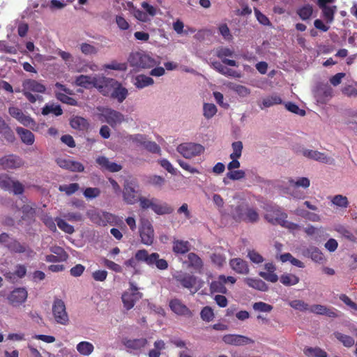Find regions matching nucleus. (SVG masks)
I'll list each match as a JSON object with an SVG mask.
<instances>
[{
	"mask_svg": "<svg viewBox=\"0 0 357 357\" xmlns=\"http://www.w3.org/2000/svg\"><path fill=\"white\" fill-rule=\"evenodd\" d=\"M123 200L128 204H134L139 199L138 185L134 181H126L123 190Z\"/></svg>",
	"mask_w": 357,
	"mask_h": 357,
	"instance_id": "obj_10",
	"label": "nucleus"
},
{
	"mask_svg": "<svg viewBox=\"0 0 357 357\" xmlns=\"http://www.w3.org/2000/svg\"><path fill=\"white\" fill-rule=\"evenodd\" d=\"M190 250L188 241H176L174 242L173 251L178 254H185Z\"/></svg>",
	"mask_w": 357,
	"mask_h": 357,
	"instance_id": "obj_42",
	"label": "nucleus"
},
{
	"mask_svg": "<svg viewBox=\"0 0 357 357\" xmlns=\"http://www.w3.org/2000/svg\"><path fill=\"white\" fill-rule=\"evenodd\" d=\"M229 266L236 273L247 275L250 268L248 262L241 258L237 257L229 260Z\"/></svg>",
	"mask_w": 357,
	"mask_h": 357,
	"instance_id": "obj_23",
	"label": "nucleus"
},
{
	"mask_svg": "<svg viewBox=\"0 0 357 357\" xmlns=\"http://www.w3.org/2000/svg\"><path fill=\"white\" fill-rule=\"evenodd\" d=\"M55 162L59 167L70 172H82L84 170V167L81 162L70 158L59 157L55 159Z\"/></svg>",
	"mask_w": 357,
	"mask_h": 357,
	"instance_id": "obj_16",
	"label": "nucleus"
},
{
	"mask_svg": "<svg viewBox=\"0 0 357 357\" xmlns=\"http://www.w3.org/2000/svg\"><path fill=\"white\" fill-rule=\"evenodd\" d=\"M22 219L33 220L36 215V210L29 205H24L22 207Z\"/></svg>",
	"mask_w": 357,
	"mask_h": 357,
	"instance_id": "obj_59",
	"label": "nucleus"
},
{
	"mask_svg": "<svg viewBox=\"0 0 357 357\" xmlns=\"http://www.w3.org/2000/svg\"><path fill=\"white\" fill-rule=\"evenodd\" d=\"M174 279L178 282L183 288L188 289H192V288H195V291L192 292L195 294L197 291L201 287L202 285L197 283H199L197 278L193 275H191L185 272H177L173 275Z\"/></svg>",
	"mask_w": 357,
	"mask_h": 357,
	"instance_id": "obj_6",
	"label": "nucleus"
},
{
	"mask_svg": "<svg viewBox=\"0 0 357 357\" xmlns=\"http://www.w3.org/2000/svg\"><path fill=\"white\" fill-rule=\"evenodd\" d=\"M151 209L158 215L170 214L174 211L167 204H160L156 199Z\"/></svg>",
	"mask_w": 357,
	"mask_h": 357,
	"instance_id": "obj_34",
	"label": "nucleus"
},
{
	"mask_svg": "<svg viewBox=\"0 0 357 357\" xmlns=\"http://www.w3.org/2000/svg\"><path fill=\"white\" fill-rule=\"evenodd\" d=\"M52 314L57 324L68 325L69 317L66 312L65 303L59 298H55L52 305Z\"/></svg>",
	"mask_w": 357,
	"mask_h": 357,
	"instance_id": "obj_9",
	"label": "nucleus"
},
{
	"mask_svg": "<svg viewBox=\"0 0 357 357\" xmlns=\"http://www.w3.org/2000/svg\"><path fill=\"white\" fill-rule=\"evenodd\" d=\"M331 201L333 205L340 208H347L349 204L347 197L342 195L333 196Z\"/></svg>",
	"mask_w": 357,
	"mask_h": 357,
	"instance_id": "obj_44",
	"label": "nucleus"
},
{
	"mask_svg": "<svg viewBox=\"0 0 357 357\" xmlns=\"http://www.w3.org/2000/svg\"><path fill=\"white\" fill-rule=\"evenodd\" d=\"M16 132L19 135L22 142L27 146H31L34 144L35 136L29 130L25 129L22 127L16 128Z\"/></svg>",
	"mask_w": 357,
	"mask_h": 357,
	"instance_id": "obj_26",
	"label": "nucleus"
},
{
	"mask_svg": "<svg viewBox=\"0 0 357 357\" xmlns=\"http://www.w3.org/2000/svg\"><path fill=\"white\" fill-rule=\"evenodd\" d=\"M304 354L309 357H327V353L319 347H307Z\"/></svg>",
	"mask_w": 357,
	"mask_h": 357,
	"instance_id": "obj_45",
	"label": "nucleus"
},
{
	"mask_svg": "<svg viewBox=\"0 0 357 357\" xmlns=\"http://www.w3.org/2000/svg\"><path fill=\"white\" fill-rule=\"evenodd\" d=\"M203 110L204 116L208 119L212 118L217 112L216 106L212 103H204Z\"/></svg>",
	"mask_w": 357,
	"mask_h": 357,
	"instance_id": "obj_53",
	"label": "nucleus"
},
{
	"mask_svg": "<svg viewBox=\"0 0 357 357\" xmlns=\"http://www.w3.org/2000/svg\"><path fill=\"white\" fill-rule=\"evenodd\" d=\"M130 291H126L122 294L121 298L124 307L129 310L132 309L136 301L142 298V294L138 291V289L133 283H130Z\"/></svg>",
	"mask_w": 357,
	"mask_h": 357,
	"instance_id": "obj_13",
	"label": "nucleus"
},
{
	"mask_svg": "<svg viewBox=\"0 0 357 357\" xmlns=\"http://www.w3.org/2000/svg\"><path fill=\"white\" fill-rule=\"evenodd\" d=\"M50 113L59 116L63 114V110L59 105H54V103L46 104L42 109V114L43 115H47Z\"/></svg>",
	"mask_w": 357,
	"mask_h": 357,
	"instance_id": "obj_40",
	"label": "nucleus"
},
{
	"mask_svg": "<svg viewBox=\"0 0 357 357\" xmlns=\"http://www.w3.org/2000/svg\"><path fill=\"white\" fill-rule=\"evenodd\" d=\"M282 102V98L277 94H272L269 96L264 98L262 100L261 105H260V107L261 109L265 107H270L275 105H280Z\"/></svg>",
	"mask_w": 357,
	"mask_h": 357,
	"instance_id": "obj_36",
	"label": "nucleus"
},
{
	"mask_svg": "<svg viewBox=\"0 0 357 357\" xmlns=\"http://www.w3.org/2000/svg\"><path fill=\"white\" fill-rule=\"evenodd\" d=\"M104 68L114 70L126 71L128 66L126 63H119L116 61H112L110 63L105 65Z\"/></svg>",
	"mask_w": 357,
	"mask_h": 357,
	"instance_id": "obj_55",
	"label": "nucleus"
},
{
	"mask_svg": "<svg viewBox=\"0 0 357 357\" xmlns=\"http://www.w3.org/2000/svg\"><path fill=\"white\" fill-rule=\"evenodd\" d=\"M0 188L13 192L15 195L23 194L24 187L19 181H14L6 174H0Z\"/></svg>",
	"mask_w": 357,
	"mask_h": 357,
	"instance_id": "obj_7",
	"label": "nucleus"
},
{
	"mask_svg": "<svg viewBox=\"0 0 357 357\" xmlns=\"http://www.w3.org/2000/svg\"><path fill=\"white\" fill-rule=\"evenodd\" d=\"M334 335L346 347H351L355 343L354 339L349 335L342 334L340 332H335Z\"/></svg>",
	"mask_w": 357,
	"mask_h": 357,
	"instance_id": "obj_47",
	"label": "nucleus"
},
{
	"mask_svg": "<svg viewBox=\"0 0 357 357\" xmlns=\"http://www.w3.org/2000/svg\"><path fill=\"white\" fill-rule=\"evenodd\" d=\"M234 51L228 47H221L217 51V56L221 59L222 63L230 66H238L236 61L227 59L234 55Z\"/></svg>",
	"mask_w": 357,
	"mask_h": 357,
	"instance_id": "obj_24",
	"label": "nucleus"
},
{
	"mask_svg": "<svg viewBox=\"0 0 357 357\" xmlns=\"http://www.w3.org/2000/svg\"><path fill=\"white\" fill-rule=\"evenodd\" d=\"M77 351L82 356H89L94 350V346L92 343L87 341H82L76 346Z\"/></svg>",
	"mask_w": 357,
	"mask_h": 357,
	"instance_id": "obj_37",
	"label": "nucleus"
},
{
	"mask_svg": "<svg viewBox=\"0 0 357 357\" xmlns=\"http://www.w3.org/2000/svg\"><path fill=\"white\" fill-rule=\"evenodd\" d=\"M321 10L322 17L327 24H331L334 21V16L337 11L336 6H328L319 8Z\"/></svg>",
	"mask_w": 357,
	"mask_h": 357,
	"instance_id": "obj_33",
	"label": "nucleus"
},
{
	"mask_svg": "<svg viewBox=\"0 0 357 357\" xmlns=\"http://www.w3.org/2000/svg\"><path fill=\"white\" fill-rule=\"evenodd\" d=\"M231 215L236 222H245L255 223L259 219L257 210L249 206V204L243 199L231 206Z\"/></svg>",
	"mask_w": 357,
	"mask_h": 357,
	"instance_id": "obj_2",
	"label": "nucleus"
},
{
	"mask_svg": "<svg viewBox=\"0 0 357 357\" xmlns=\"http://www.w3.org/2000/svg\"><path fill=\"white\" fill-rule=\"evenodd\" d=\"M248 257L255 264H259L264 261V257L255 250H250L248 252Z\"/></svg>",
	"mask_w": 357,
	"mask_h": 357,
	"instance_id": "obj_58",
	"label": "nucleus"
},
{
	"mask_svg": "<svg viewBox=\"0 0 357 357\" xmlns=\"http://www.w3.org/2000/svg\"><path fill=\"white\" fill-rule=\"evenodd\" d=\"M264 268L266 272L261 271L259 275L268 282H276L278 280V277L275 273L276 270L275 266L273 263H266Z\"/></svg>",
	"mask_w": 357,
	"mask_h": 357,
	"instance_id": "obj_27",
	"label": "nucleus"
},
{
	"mask_svg": "<svg viewBox=\"0 0 357 357\" xmlns=\"http://www.w3.org/2000/svg\"><path fill=\"white\" fill-rule=\"evenodd\" d=\"M128 62L130 66L138 69L151 68L156 64L155 59L144 52H131L128 56Z\"/></svg>",
	"mask_w": 357,
	"mask_h": 357,
	"instance_id": "obj_4",
	"label": "nucleus"
},
{
	"mask_svg": "<svg viewBox=\"0 0 357 357\" xmlns=\"http://www.w3.org/2000/svg\"><path fill=\"white\" fill-rule=\"evenodd\" d=\"M313 13V7L312 5L307 3L298 8L296 14L302 20H307L310 19Z\"/></svg>",
	"mask_w": 357,
	"mask_h": 357,
	"instance_id": "obj_38",
	"label": "nucleus"
},
{
	"mask_svg": "<svg viewBox=\"0 0 357 357\" xmlns=\"http://www.w3.org/2000/svg\"><path fill=\"white\" fill-rule=\"evenodd\" d=\"M188 259L189 261L188 267L192 268L195 272L200 273L204 265L202 259L194 252H190L188 255Z\"/></svg>",
	"mask_w": 357,
	"mask_h": 357,
	"instance_id": "obj_31",
	"label": "nucleus"
},
{
	"mask_svg": "<svg viewBox=\"0 0 357 357\" xmlns=\"http://www.w3.org/2000/svg\"><path fill=\"white\" fill-rule=\"evenodd\" d=\"M71 127L77 130H84L88 126L86 119L80 116H75L70 120Z\"/></svg>",
	"mask_w": 357,
	"mask_h": 357,
	"instance_id": "obj_46",
	"label": "nucleus"
},
{
	"mask_svg": "<svg viewBox=\"0 0 357 357\" xmlns=\"http://www.w3.org/2000/svg\"><path fill=\"white\" fill-rule=\"evenodd\" d=\"M289 184L294 187H303L304 188H307L310 186V181L306 177L299 178L296 181H294L293 179H289Z\"/></svg>",
	"mask_w": 357,
	"mask_h": 357,
	"instance_id": "obj_57",
	"label": "nucleus"
},
{
	"mask_svg": "<svg viewBox=\"0 0 357 357\" xmlns=\"http://www.w3.org/2000/svg\"><path fill=\"white\" fill-rule=\"evenodd\" d=\"M128 94V90L118 82V84H115V87L113 88L110 96L116 99L119 102H122L126 98Z\"/></svg>",
	"mask_w": 357,
	"mask_h": 357,
	"instance_id": "obj_29",
	"label": "nucleus"
},
{
	"mask_svg": "<svg viewBox=\"0 0 357 357\" xmlns=\"http://www.w3.org/2000/svg\"><path fill=\"white\" fill-rule=\"evenodd\" d=\"M24 165V160L19 155L10 154L0 158V166L6 170L16 169Z\"/></svg>",
	"mask_w": 357,
	"mask_h": 357,
	"instance_id": "obj_15",
	"label": "nucleus"
},
{
	"mask_svg": "<svg viewBox=\"0 0 357 357\" xmlns=\"http://www.w3.org/2000/svg\"><path fill=\"white\" fill-rule=\"evenodd\" d=\"M101 112L100 116L104 119V121L107 122L112 128L116 127L118 124L121 123L124 121V116L121 112L108 107L99 109Z\"/></svg>",
	"mask_w": 357,
	"mask_h": 357,
	"instance_id": "obj_12",
	"label": "nucleus"
},
{
	"mask_svg": "<svg viewBox=\"0 0 357 357\" xmlns=\"http://www.w3.org/2000/svg\"><path fill=\"white\" fill-rule=\"evenodd\" d=\"M6 247L15 253H26L28 257H32L35 252L25 243H21L16 239H10V242L6 244Z\"/></svg>",
	"mask_w": 357,
	"mask_h": 357,
	"instance_id": "obj_21",
	"label": "nucleus"
},
{
	"mask_svg": "<svg viewBox=\"0 0 357 357\" xmlns=\"http://www.w3.org/2000/svg\"><path fill=\"white\" fill-rule=\"evenodd\" d=\"M252 307L255 310L263 312H270L273 310L272 305L262 301L255 303Z\"/></svg>",
	"mask_w": 357,
	"mask_h": 357,
	"instance_id": "obj_60",
	"label": "nucleus"
},
{
	"mask_svg": "<svg viewBox=\"0 0 357 357\" xmlns=\"http://www.w3.org/2000/svg\"><path fill=\"white\" fill-rule=\"evenodd\" d=\"M177 151L185 158H192L204 151V148L199 144L183 143L177 146Z\"/></svg>",
	"mask_w": 357,
	"mask_h": 357,
	"instance_id": "obj_11",
	"label": "nucleus"
},
{
	"mask_svg": "<svg viewBox=\"0 0 357 357\" xmlns=\"http://www.w3.org/2000/svg\"><path fill=\"white\" fill-rule=\"evenodd\" d=\"M305 255L310 257L315 262H322L324 257L321 251L317 247H310L305 250Z\"/></svg>",
	"mask_w": 357,
	"mask_h": 357,
	"instance_id": "obj_35",
	"label": "nucleus"
},
{
	"mask_svg": "<svg viewBox=\"0 0 357 357\" xmlns=\"http://www.w3.org/2000/svg\"><path fill=\"white\" fill-rule=\"evenodd\" d=\"M22 93L27 100L31 103H35L40 96L34 95L31 92L44 93L46 91V87L44 84L33 79H26L22 82Z\"/></svg>",
	"mask_w": 357,
	"mask_h": 357,
	"instance_id": "obj_3",
	"label": "nucleus"
},
{
	"mask_svg": "<svg viewBox=\"0 0 357 357\" xmlns=\"http://www.w3.org/2000/svg\"><path fill=\"white\" fill-rule=\"evenodd\" d=\"M79 189V185L77 183H70L69 185H61L59 187L60 192H64L67 195H71Z\"/></svg>",
	"mask_w": 357,
	"mask_h": 357,
	"instance_id": "obj_51",
	"label": "nucleus"
},
{
	"mask_svg": "<svg viewBox=\"0 0 357 357\" xmlns=\"http://www.w3.org/2000/svg\"><path fill=\"white\" fill-rule=\"evenodd\" d=\"M244 282L250 287H252L259 291H266L268 289V285L266 284L265 282H264L261 279L246 278L244 279Z\"/></svg>",
	"mask_w": 357,
	"mask_h": 357,
	"instance_id": "obj_32",
	"label": "nucleus"
},
{
	"mask_svg": "<svg viewBox=\"0 0 357 357\" xmlns=\"http://www.w3.org/2000/svg\"><path fill=\"white\" fill-rule=\"evenodd\" d=\"M21 124L25 127H29L34 130V127L36 126V123L33 119L30 116L23 114L22 116L17 120Z\"/></svg>",
	"mask_w": 357,
	"mask_h": 357,
	"instance_id": "obj_54",
	"label": "nucleus"
},
{
	"mask_svg": "<svg viewBox=\"0 0 357 357\" xmlns=\"http://www.w3.org/2000/svg\"><path fill=\"white\" fill-rule=\"evenodd\" d=\"M86 215L93 223L100 226L106 225L112 218L111 213L96 209L89 210L86 212Z\"/></svg>",
	"mask_w": 357,
	"mask_h": 357,
	"instance_id": "obj_17",
	"label": "nucleus"
},
{
	"mask_svg": "<svg viewBox=\"0 0 357 357\" xmlns=\"http://www.w3.org/2000/svg\"><path fill=\"white\" fill-rule=\"evenodd\" d=\"M100 190L98 188H86L83 194L86 199H94L100 196Z\"/></svg>",
	"mask_w": 357,
	"mask_h": 357,
	"instance_id": "obj_61",
	"label": "nucleus"
},
{
	"mask_svg": "<svg viewBox=\"0 0 357 357\" xmlns=\"http://www.w3.org/2000/svg\"><path fill=\"white\" fill-rule=\"evenodd\" d=\"M55 221L57 224L58 227L65 233L68 234H72L74 233L75 229L73 226L68 224L66 220L60 218H56L55 219Z\"/></svg>",
	"mask_w": 357,
	"mask_h": 357,
	"instance_id": "obj_49",
	"label": "nucleus"
},
{
	"mask_svg": "<svg viewBox=\"0 0 357 357\" xmlns=\"http://www.w3.org/2000/svg\"><path fill=\"white\" fill-rule=\"evenodd\" d=\"M264 210L266 211L264 218L273 225H279L282 219L287 218V214L277 204H265Z\"/></svg>",
	"mask_w": 357,
	"mask_h": 357,
	"instance_id": "obj_5",
	"label": "nucleus"
},
{
	"mask_svg": "<svg viewBox=\"0 0 357 357\" xmlns=\"http://www.w3.org/2000/svg\"><path fill=\"white\" fill-rule=\"evenodd\" d=\"M159 257L160 255L157 252L149 254L147 250L142 249L136 252L135 257L128 259L124 264L126 266L136 268L137 261H142L150 266L155 265L160 270L167 269L168 267L167 261L164 259H159Z\"/></svg>",
	"mask_w": 357,
	"mask_h": 357,
	"instance_id": "obj_1",
	"label": "nucleus"
},
{
	"mask_svg": "<svg viewBox=\"0 0 357 357\" xmlns=\"http://www.w3.org/2000/svg\"><path fill=\"white\" fill-rule=\"evenodd\" d=\"M200 317L204 321L209 322L212 321L214 318L213 309L209 306L204 307L201 310Z\"/></svg>",
	"mask_w": 357,
	"mask_h": 357,
	"instance_id": "obj_52",
	"label": "nucleus"
},
{
	"mask_svg": "<svg viewBox=\"0 0 357 357\" xmlns=\"http://www.w3.org/2000/svg\"><path fill=\"white\" fill-rule=\"evenodd\" d=\"M123 345L130 349L139 350L146 346L148 340L146 338L128 339L123 340Z\"/></svg>",
	"mask_w": 357,
	"mask_h": 357,
	"instance_id": "obj_25",
	"label": "nucleus"
},
{
	"mask_svg": "<svg viewBox=\"0 0 357 357\" xmlns=\"http://www.w3.org/2000/svg\"><path fill=\"white\" fill-rule=\"evenodd\" d=\"M212 66L217 72L227 77L239 78L241 76V73L234 70L225 67L219 61L213 62Z\"/></svg>",
	"mask_w": 357,
	"mask_h": 357,
	"instance_id": "obj_28",
	"label": "nucleus"
},
{
	"mask_svg": "<svg viewBox=\"0 0 357 357\" xmlns=\"http://www.w3.org/2000/svg\"><path fill=\"white\" fill-rule=\"evenodd\" d=\"M65 220L70 222H81L83 220L82 215L79 212H68L63 215Z\"/></svg>",
	"mask_w": 357,
	"mask_h": 357,
	"instance_id": "obj_62",
	"label": "nucleus"
},
{
	"mask_svg": "<svg viewBox=\"0 0 357 357\" xmlns=\"http://www.w3.org/2000/svg\"><path fill=\"white\" fill-rule=\"evenodd\" d=\"M222 340L227 344L234 346H243L254 343V340L251 338L242 335L236 334L225 335L222 337Z\"/></svg>",
	"mask_w": 357,
	"mask_h": 357,
	"instance_id": "obj_20",
	"label": "nucleus"
},
{
	"mask_svg": "<svg viewBox=\"0 0 357 357\" xmlns=\"http://www.w3.org/2000/svg\"><path fill=\"white\" fill-rule=\"evenodd\" d=\"M154 83L153 79L144 75H139L135 77V86L137 89H143L146 86H151Z\"/></svg>",
	"mask_w": 357,
	"mask_h": 357,
	"instance_id": "obj_39",
	"label": "nucleus"
},
{
	"mask_svg": "<svg viewBox=\"0 0 357 357\" xmlns=\"http://www.w3.org/2000/svg\"><path fill=\"white\" fill-rule=\"evenodd\" d=\"M170 309L177 315L192 317V312L178 298H174L169 302Z\"/></svg>",
	"mask_w": 357,
	"mask_h": 357,
	"instance_id": "obj_22",
	"label": "nucleus"
},
{
	"mask_svg": "<svg viewBox=\"0 0 357 357\" xmlns=\"http://www.w3.org/2000/svg\"><path fill=\"white\" fill-rule=\"evenodd\" d=\"M289 305L295 309L300 311H306L308 310V304L301 300H294L289 303Z\"/></svg>",
	"mask_w": 357,
	"mask_h": 357,
	"instance_id": "obj_64",
	"label": "nucleus"
},
{
	"mask_svg": "<svg viewBox=\"0 0 357 357\" xmlns=\"http://www.w3.org/2000/svg\"><path fill=\"white\" fill-rule=\"evenodd\" d=\"M95 76L91 77L89 75H81L76 77L75 84L77 86H81L85 89H90L94 87Z\"/></svg>",
	"mask_w": 357,
	"mask_h": 357,
	"instance_id": "obj_30",
	"label": "nucleus"
},
{
	"mask_svg": "<svg viewBox=\"0 0 357 357\" xmlns=\"http://www.w3.org/2000/svg\"><path fill=\"white\" fill-rule=\"evenodd\" d=\"M334 230L349 241H354L356 239L353 233L344 225H335L334 227Z\"/></svg>",
	"mask_w": 357,
	"mask_h": 357,
	"instance_id": "obj_43",
	"label": "nucleus"
},
{
	"mask_svg": "<svg viewBox=\"0 0 357 357\" xmlns=\"http://www.w3.org/2000/svg\"><path fill=\"white\" fill-rule=\"evenodd\" d=\"M28 293L25 288L15 289L8 296L9 303L14 307L19 306L24 303L27 298Z\"/></svg>",
	"mask_w": 357,
	"mask_h": 357,
	"instance_id": "obj_19",
	"label": "nucleus"
},
{
	"mask_svg": "<svg viewBox=\"0 0 357 357\" xmlns=\"http://www.w3.org/2000/svg\"><path fill=\"white\" fill-rule=\"evenodd\" d=\"M302 154L305 158L316 160L321 163L329 165L335 164V160L333 158L328 156L325 153H322L318 151L303 149L302 150Z\"/></svg>",
	"mask_w": 357,
	"mask_h": 357,
	"instance_id": "obj_18",
	"label": "nucleus"
},
{
	"mask_svg": "<svg viewBox=\"0 0 357 357\" xmlns=\"http://www.w3.org/2000/svg\"><path fill=\"white\" fill-rule=\"evenodd\" d=\"M280 282L285 286H292L298 284L300 279L298 276L291 273H284L280 276Z\"/></svg>",
	"mask_w": 357,
	"mask_h": 357,
	"instance_id": "obj_41",
	"label": "nucleus"
},
{
	"mask_svg": "<svg viewBox=\"0 0 357 357\" xmlns=\"http://www.w3.org/2000/svg\"><path fill=\"white\" fill-rule=\"evenodd\" d=\"M233 153L230 154V158H240L243 148V143L241 141L234 142L231 144Z\"/></svg>",
	"mask_w": 357,
	"mask_h": 357,
	"instance_id": "obj_56",
	"label": "nucleus"
},
{
	"mask_svg": "<svg viewBox=\"0 0 357 357\" xmlns=\"http://www.w3.org/2000/svg\"><path fill=\"white\" fill-rule=\"evenodd\" d=\"M210 291L213 293H222L225 294L227 292V288L222 280L218 278V280L213 281L210 284Z\"/></svg>",
	"mask_w": 357,
	"mask_h": 357,
	"instance_id": "obj_48",
	"label": "nucleus"
},
{
	"mask_svg": "<svg viewBox=\"0 0 357 357\" xmlns=\"http://www.w3.org/2000/svg\"><path fill=\"white\" fill-rule=\"evenodd\" d=\"M55 96L57 100H59V101H61L63 103L67 104L68 105H72V106L77 105L78 102L75 98L70 97L69 96H68L63 93L56 92L55 93Z\"/></svg>",
	"mask_w": 357,
	"mask_h": 357,
	"instance_id": "obj_50",
	"label": "nucleus"
},
{
	"mask_svg": "<svg viewBox=\"0 0 357 357\" xmlns=\"http://www.w3.org/2000/svg\"><path fill=\"white\" fill-rule=\"evenodd\" d=\"M80 50L85 55L96 54L98 52L96 47L86 43L80 45Z\"/></svg>",
	"mask_w": 357,
	"mask_h": 357,
	"instance_id": "obj_63",
	"label": "nucleus"
},
{
	"mask_svg": "<svg viewBox=\"0 0 357 357\" xmlns=\"http://www.w3.org/2000/svg\"><path fill=\"white\" fill-rule=\"evenodd\" d=\"M139 235L143 244L151 245L154 240V231L151 223L148 220H141Z\"/></svg>",
	"mask_w": 357,
	"mask_h": 357,
	"instance_id": "obj_14",
	"label": "nucleus"
},
{
	"mask_svg": "<svg viewBox=\"0 0 357 357\" xmlns=\"http://www.w3.org/2000/svg\"><path fill=\"white\" fill-rule=\"evenodd\" d=\"M94 88L104 96H110L115 84L118 81L112 78H108L102 75H95Z\"/></svg>",
	"mask_w": 357,
	"mask_h": 357,
	"instance_id": "obj_8",
	"label": "nucleus"
}]
</instances>
